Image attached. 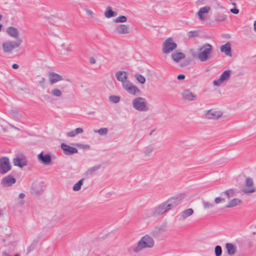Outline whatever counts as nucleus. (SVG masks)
Here are the masks:
<instances>
[{"label":"nucleus","mask_w":256,"mask_h":256,"mask_svg":"<svg viewBox=\"0 0 256 256\" xmlns=\"http://www.w3.org/2000/svg\"><path fill=\"white\" fill-rule=\"evenodd\" d=\"M116 76L118 81L122 82L123 88L128 94L133 96H138L140 94V90L137 86H134L130 81L126 80L128 76L126 72L118 71L116 73Z\"/></svg>","instance_id":"f257e3e1"},{"label":"nucleus","mask_w":256,"mask_h":256,"mask_svg":"<svg viewBox=\"0 0 256 256\" xmlns=\"http://www.w3.org/2000/svg\"><path fill=\"white\" fill-rule=\"evenodd\" d=\"M199 52H193L192 56L194 58L198 59L200 62H204L210 58L212 54V47L211 44L206 43L200 46L198 48Z\"/></svg>","instance_id":"f03ea898"},{"label":"nucleus","mask_w":256,"mask_h":256,"mask_svg":"<svg viewBox=\"0 0 256 256\" xmlns=\"http://www.w3.org/2000/svg\"><path fill=\"white\" fill-rule=\"evenodd\" d=\"M154 245V241L152 237L146 234L140 238L136 246H132L131 249L134 252L138 253L144 248H152Z\"/></svg>","instance_id":"7ed1b4c3"},{"label":"nucleus","mask_w":256,"mask_h":256,"mask_svg":"<svg viewBox=\"0 0 256 256\" xmlns=\"http://www.w3.org/2000/svg\"><path fill=\"white\" fill-rule=\"evenodd\" d=\"M168 210H169L165 202H164L146 211L142 214V217L146 219L147 218L158 216L164 214Z\"/></svg>","instance_id":"20e7f679"},{"label":"nucleus","mask_w":256,"mask_h":256,"mask_svg":"<svg viewBox=\"0 0 256 256\" xmlns=\"http://www.w3.org/2000/svg\"><path fill=\"white\" fill-rule=\"evenodd\" d=\"M132 105L134 109L140 112H147L149 108L147 105L146 99L142 97H136L132 101Z\"/></svg>","instance_id":"39448f33"},{"label":"nucleus","mask_w":256,"mask_h":256,"mask_svg":"<svg viewBox=\"0 0 256 256\" xmlns=\"http://www.w3.org/2000/svg\"><path fill=\"white\" fill-rule=\"evenodd\" d=\"M22 39H18L17 40H7L2 44V50L4 53H12V50L16 48H18L22 43Z\"/></svg>","instance_id":"423d86ee"},{"label":"nucleus","mask_w":256,"mask_h":256,"mask_svg":"<svg viewBox=\"0 0 256 256\" xmlns=\"http://www.w3.org/2000/svg\"><path fill=\"white\" fill-rule=\"evenodd\" d=\"M184 194H180L170 198L165 203L168 207V210L176 206L179 204L182 200L184 198Z\"/></svg>","instance_id":"0eeeda50"},{"label":"nucleus","mask_w":256,"mask_h":256,"mask_svg":"<svg viewBox=\"0 0 256 256\" xmlns=\"http://www.w3.org/2000/svg\"><path fill=\"white\" fill-rule=\"evenodd\" d=\"M177 48V44L174 42L171 38L166 39L162 44V52L169 54Z\"/></svg>","instance_id":"6e6552de"},{"label":"nucleus","mask_w":256,"mask_h":256,"mask_svg":"<svg viewBox=\"0 0 256 256\" xmlns=\"http://www.w3.org/2000/svg\"><path fill=\"white\" fill-rule=\"evenodd\" d=\"M12 169L9 158L6 156L0 158V173L4 174Z\"/></svg>","instance_id":"1a4fd4ad"},{"label":"nucleus","mask_w":256,"mask_h":256,"mask_svg":"<svg viewBox=\"0 0 256 256\" xmlns=\"http://www.w3.org/2000/svg\"><path fill=\"white\" fill-rule=\"evenodd\" d=\"M232 74V71L230 70H228L224 71L218 80L213 81V84L217 86H220L224 82L228 81L230 79Z\"/></svg>","instance_id":"9d476101"},{"label":"nucleus","mask_w":256,"mask_h":256,"mask_svg":"<svg viewBox=\"0 0 256 256\" xmlns=\"http://www.w3.org/2000/svg\"><path fill=\"white\" fill-rule=\"evenodd\" d=\"M12 162L14 166L20 168H22L28 164L27 160L23 154L18 156L14 158Z\"/></svg>","instance_id":"9b49d317"},{"label":"nucleus","mask_w":256,"mask_h":256,"mask_svg":"<svg viewBox=\"0 0 256 256\" xmlns=\"http://www.w3.org/2000/svg\"><path fill=\"white\" fill-rule=\"evenodd\" d=\"M246 186L247 188L242 190L244 194H250L255 192L256 188L254 186V182L252 178L248 177L246 178Z\"/></svg>","instance_id":"f8f14e48"},{"label":"nucleus","mask_w":256,"mask_h":256,"mask_svg":"<svg viewBox=\"0 0 256 256\" xmlns=\"http://www.w3.org/2000/svg\"><path fill=\"white\" fill-rule=\"evenodd\" d=\"M222 115V112L220 111H216L214 110H208L206 114V118L208 119L217 120Z\"/></svg>","instance_id":"ddd939ff"},{"label":"nucleus","mask_w":256,"mask_h":256,"mask_svg":"<svg viewBox=\"0 0 256 256\" xmlns=\"http://www.w3.org/2000/svg\"><path fill=\"white\" fill-rule=\"evenodd\" d=\"M39 162L45 165H49L52 162V157L50 154H44L42 152L38 155Z\"/></svg>","instance_id":"4468645a"},{"label":"nucleus","mask_w":256,"mask_h":256,"mask_svg":"<svg viewBox=\"0 0 256 256\" xmlns=\"http://www.w3.org/2000/svg\"><path fill=\"white\" fill-rule=\"evenodd\" d=\"M48 80L50 84H55L64 80L62 76L54 72H48Z\"/></svg>","instance_id":"2eb2a0df"},{"label":"nucleus","mask_w":256,"mask_h":256,"mask_svg":"<svg viewBox=\"0 0 256 256\" xmlns=\"http://www.w3.org/2000/svg\"><path fill=\"white\" fill-rule=\"evenodd\" d=\"M61 148L64 154L66 155H72L78 152V150L66 144L62 143L61 144Z\"/></svg>","instance_id":"dca6fc26"},{"label":"nucleus","mask_w":256,"mask_h":256,"mask_svg":"<svg viewBox=\"0 0 256 256\" xmlns=\"http://www.w3.org/2000/svg\"><path fill=\"white\" fill-rule=\"evenodd\" d=\"M16 182V178L10 174L4 178L2 180V184L4 186H10Z\"/></svg>","instance_id":"f3484780"},{"label":"nucleus","mask_w":256,"mask_h":256,"mask_svg":"<svg viewBox=\"0 0 256 256\" xmlns=\"http://www.w3.org/2000/svg\"><path fill=\"white\" fill-rule=\"evenodd\" d=\"M182 98L188 101H194L196 99V96L194 95L189 89L184 90L182 94Z\"/></svg>","instance_id":"a211bd4d"},{"label":"nucleus","mask_w":256,"mask_h":256,"mask_svg":"<svg viewBox=\"0 0 256 256\" xmlns=\"http://www.w3.org/2000/svg\"><path fill=\"white\" fill-rule=\"evenodd\" d=\"M44 188L42 184H33L31 188V192L36 195L40 194L44 191Z\"/></svg>","instance_id":"6ab92c4d"},{"label":"nucleus","mask_w":256,"mask_h":256,"mask_svg":"<svg viewBox=\"0 0 256 256\" xmlns=\"http://www.w3.org/2000/svg\"><path fill=\"white\" fill-rule=\"evenodd\" d=\"M6 32L9 36H10L13 38H16V40H17L18 39H21L20 38L18 37L19 31L18 29L14 27H8L6 30Z\"/></svg>","instance_id":"aec40b11"},{"label":"nucleus","mask_w":256,"mask_h":256,"mask_svg":"<svg viewBox=\"0 0 256 256\" xmlns=\"http://www.w3.org/2000/svg\"><path fill=\"white\" fill-rule=\"evenodd\" d=\"M210 10V6H205L200 8L197 12V15L198 16L199 19L202 21H204L206 18L204 14L208 13Z\"/></svg>","instance_id":"412c9836"},{"label":"nucleus","mask_w":256,"mask_h":256,"mask_svg":"<svg viewBox=\"0 0 256 256\" xmlns=\"http://www.w3.org/2000/svg\"><path fill=\"white\" fill-rule=\"evenodd\" d=\"M116 32L120 34H126L129 32V28L126 24H119L116 27Z\"/></svg>","instance_id":"4be33fe9"},{"label":"nucleus","mask_w":256,"mask_h":256,"mask_svg":"<svg viewBox=\"0 0 256 256\" xmlns=\"http://www.w3.org/2000/svg\"><path fill=\"white\" fill-rule=\"evenodd\" d=\"M221 52L224 53L226 56H232V49L230 44L229 42L226 43L224 45H222L220 47Z\"/></svg>","instance_id":"5701e85b"},{"label":"nucleus","mask_w":256,"mask_h":256,"mask_svg":"<svg viewBox=\"0 0 256 256\" xmlns=\"http://www.w3.org/2000/svg\"><path fill=\"white\" fill-rule=\"evenodd\" d=\"M193 214H194V210L192 208H190L186 209L185 210L181 212L180 214H179V216L180 218V219L181 220H184L186 219L187 218H188V216L192 215Z\"/></svg>","instance_id":"b1692460"},{"label":"nucleus","mask_w":256,"mask_h":256,"mask_svg":"<svg viewBox=\"0 0 256 256\" xmlns=\"http://www.w3.org/2000/svg\"><path fill=\"white\" fill-rule=\"evenodd\" d=\"M172 60L176 62H180L186 57L185 54L180 52H174L171 56Z\"/></svg>","instance_id":"393cba45"},{"label":"nucleus","mask_w":256,"mask_h":256,"mask_svg":"<svg viewBox=\"0 0 256 256\" xmlns=\"http://www.w3.org/2000/svg\"><path fill=\"white\" fill-rule=\"evenodd\" d=\"M226 248L228 255L232 256L235 254L236 251V247L231 243H226Z\"/></svg>","instance_id":"a878e982"},{"label":"nucleus","mask_w":256,"mask_h":256,"mask_svg":"<svg viewBox=\"0 0 256 256\" xmlns=\"http://www.w3.org/2000/svg\"><path fill=\"white\" fill-rule=\"evenodd\" d=\"M241 202V200L239 198H233L226 206V208H231L238 205Z\"/></svg>","instance_id":"bb28decb"},{"label":"nucleus","mask_w":256,"mask_h":256,"mask_svg":"<svg viewBox=\"0 0 256 256\" xmlns=\"http://www.w3.org/2000/svg\"><path fill=\"white\" fill-rule=\"evenodd\" d=\"M10 116L12 118L16 120H20L22 118V114L16 110H12L10 112Z\"/></svg>","instance_id":"cd10ccee"},{"label":"nucleus","mask_w":256,"mask_h":256,"mask_svg":"<svg viewBox=\"0 0 256 256\" xmlns=\"http://www.w3.org/2000/svg\"><path fill=\"white\" fill-rule=\"evenodd\" d=\"M227 16L226 14L218 13L215 16V21L218 23L226 21Z\"/></svg>","instance_id":"c85d7f7f"},{"label":"nucleus","mask_w":256,"mask_h":256,"mask_svg":"<svg viewBox=\"0 0 256 256\" xmlns=\"http://www.w3.org/2000/svg\"><path fill=\"white\" fill-rule=\"evenodd\" d=\"M116 16V12L112 10L111 7L108 6L104 12V16L107 18H110Z\"/></svg>","instance_id":"c756f323"},{"label":"nucleus","mask_w":256,"mask_h":256,"mask_svg":"<svg viewBox=\"0 0 256 256\" xmlns=\"http://www.w3.org/2000/svg\"><path fill=\"white\" fill-rule=\"evenodd\" d=\"M154 149V147L153 146L150 145L144 148L143 152L145 156H149Z\"/></svg>","instance_id":"7c9ffc66"},{"label":"nucleus","mask_w":256,"mask_h":256,"mask_svg":"<svg viewBox=\"0 0 256 256\" xmlns=\"http://www.w3.org/2000/svg\"><path fill=\"white\" fill-rule=\"evenodd\" d=\"M223 194L226 196L228 199H230V198L235 196V191L234 189H229L228 190H226L223 192Z\"/></svg>","instance_id":"2f4dec72"},{"label":"nucleus","mask_w":256,"mask_h":256,"mask_svg":"<svg viewBox=\"0 0 256 256\" xmlns=\"http://www.w3.org/2000/svg\"><path fill=\"white\" fill-rule=\"evenodd\" d=\"M84 180L81 179L75 184L73 186L72 190L74 191H78L81 188V186L83 184Z\"/></svg>","instance_id":"473e14b6"},{"label":"nucleus","mask_w":256,"mask_h":256,"mask_svg":"<svg viewBox=\"0 0 256 256\" xmlns=\"http://www.w3.org/2000/svg\"><path fill=\"white\" fill-rule=\"evenodd\" d=\"M94 132L98 133L101 136H104L108 134V130L106 128H102L98 130H94Z\"/></svg>","instance_id":"72a5a7b5"},{"label":"nucleus","mask_w":256,"mask_h":256,"mask_svg":"<svg viewBox=\"0 0 256 256\" xmlns=\"http://www.w3.org/2000/svg\"><path fill=\"white\" fill-rule=\"evenodd\" d=\"M101 167L100 165L92 166L86 172V175H91L93 172L99 170Z\"/></svg>","instance_id":"f704fd0d"},{"label":"nucleus","mask_w":256,"mask_h":256,"mask_svg":"<svg viewBox=\"0 0 256 256\" xmlns=\"http://www.w3.org/2000/svg\"><path fill=\"white\" fill-rule=\"evenodd\" d=\"M134 77L140 84H144L145 83L146 78L143 76L139 74H134Z\"/></svg>","instance_id":"c9c22d12"},{"label":"nucleus","mask_w":256,"mask_h":256,"mask_svg":"<svg viewBox=\"0 0 256 256\" xmlns=\"http://www.w3.org/2000/svg\"><path fill=\"white\" fill-rule=\"evenodd\" d=\"M51 94L56 97H60L62 96L61 90L56 88H53L51 91Z\"/></svg>","instance_id":"e433bc0d"},{"label":"nucleus","mask_w":256,"mask_h":256,"mask_svg":"<svg viewBox=\"0 0 256 256\" xmlns=\"http://www.w3.org/2000/svg\"><path fill=\"white\" fill-rule=\"evenodd\" d=\"M127 20V18L124 16H120L114 20L115 23H121L126 22Z\"/></svg>","instance_id":"4c0bfd02"},{"label":"nucleus","mask_w":256,"mask_h":256,"mask_svg":"<svg viewBox=\"0 0 256 256\" xmlns=\"http://www.w3.org/2000/svg\"><path fill=\"white\" fill-rule=\"evenodd\" d=\"M120 96H114V95L110 96L109 97L110 100L114 103H115V104L119 102L120 101Z\"/></svg>","instance_id":"58836bf2"},{"label":"nucleus","mask_w":256,"mask_h":256,"mask_svg":"<svg viewBox=\"0 0 256 256\" xmlns=\"http://www.w3.org/2000/svg\"><path fill=\"white\" fill-rule=\"evenodd\" d=\"M216 256H220L222 254V248L220 246H216L214 248Z\"/></svg>","instance_id":"ea45409f"},{"label":"nucleus","mask_w":256,"mask_h":256,"mask_svg":"<svg viewBox=\"0 0 256 256\" xmlns=\"http://www.w3.org/2000/svg\"><path fill=\"white\" fill-rule=\"evenodd\" d=\"M202 204L204 208H212L214 206V204L212 203H210V202L202 200Z\"/></svg>","instance_id":"a19ab883"},{"label":"nucleus","mask_w":256,"mask_h":256,"mask_svg":"<svg viewBox=\"0 0 256 256\" xmlns=\"http://www.w3.org/2000/svg\"><path fill=\"white\" fill-rule=\"evenodd\" d=\"M160 234V231L156 227L151 232L152 236L154 238L158 236Z\"/></svg>","instance_id":"79ce46f5"},{"label":"nucleus","mask_w":256,"mask_h":256,"mask_svg":"<svg viewBox=\"0 0 256 256\" xmlns=\"http://www.w3.org/2000/svg\"><path fill=\"white\" fill-rule=\"evenodd\" d=\"M188 37L190 38H196L198 36V34L196 31H190L188 34Z\"/></svg>","instance_id":"37998d69"},{"label":"nucleus","mask_w":256,"mask_h":256,"mask_svg":"<svg viewBox=\"0 0 256 256\" xmlns=\"http://www.w3.org/2000/svg\"><path fill=\"white\" fill-rule=\"evenodd\" d=\"M224 199L220 197H217L214 199V202L216 204H218L222 202H224Z\"/></svg>","instance_id":"c03bdc74"},{"label":"nucleus","mask_w":256,"mask_h":256,"mask_svg":"<svg viewBox=\"0 0 256 256\" xmlns=\"http://www.w3.org/2000/svg\"><path fill=\"white\" fill-rule=\"evenodd\" d=\"M46 82V78H42L41 79L39 80V84L42 87H44V84Z\"/></svg>","instance_id":"a18cd8bd"},{"label":"nucleus","mask_w":256,"mask_h":256,"mask_svg":"<svg viewBox=\"0 0 256 256\" xmlns=\"http://www.w3.org/2000/svg\"><path fill=\"white\" fill-rule=\"evenodd\" d=\"M76 146L77 147L82 148H90V146L88 144H76Z\"/></svg>","instance_id":"49530a36"},{"label":"nucleus","mask_w":256,"mask_h":256,"mask_svg":"<svg viewBox=\"0 0 256 256\" xmlns=\"http://www.w3.org/2000/svg\"><path fill=\"white\" fill-rule=\"evenodd\" d=\"M83 132V129L81 128H78L74 130V132L76 133V135L78 134H82V132Z\"/></svg>","instance_id":"de8ad7c7"},{"label":"nucleus","mask_w":256,"mask_h":256,"mask_svg":"<svg viewBox=\"0 0 256 256\" xmlns=\"http://www.w3.org/2000/svg\"><path fill=\"white\" fill-rule=\"evenodd\" d=\"M66 136L68 137H74L76 136L74 130L67 132Z\"/></svg>","instance_id":"09e8293b"},{"label":"nucleus","mask_w":256,"mask_h":256,"mask_svg":"<svg viewBox=\"0 0 256 256\" xmlns=\"http://www.w3.org/2000/svg\"><path fill=\"white\" fill-rule=\"evenodd\" d=\"M68 86V84H67L62 83L59 85V88L61 90L66 89Z\"/></svg>","instance_id":"8fccbe9b"},{"label":"nucleus","mask_w":256,"mask_h":256,"mask_svg":"<svg viewBox=\"0 0 256 256\" xmlns=\"http://www.w3.org/2000/svg\"><path fill=\"white\" fill-rule=\"evenodd\" d=\"M230 12L234 14H238L239 12V10L236 8V7H234L232 8L230 10Z\"/></svg>","instance_id":"3c124183"},{"label":"nucleus","mask_w":256,"mask_h":256,"mask_svg":"<svg viewBox=\"0 0 256 256\" xmlns=\"http://www.w3.org/2000/svg\"><path fill=\"white\" fill-rule=\"evenodd\" d=\"M156 228L160 231V233L164 232L166 230V228H165L164 226H158V227H156Z\"/></svg>","instance_id":"603ef678"},{"label":"nucleus","mask_w":256,"mask_h":256,"mask_svg":"<svg viewBox=\"0 0 256 256\" xmlns=\"http://www.w3.org/2000/svg\"><path fill=\"white\" fill-rule=\"evenodd\" d=\"M90 62L92 64H96V60L94 57H92L90 58Z\"/></svg>","instance_id":"864d4df0"},{"label":"nucleus","mask_w":256,"mask_h":256,"mask_svg":"<svg viewBox=\"0 0 256 256\" xmlns=\"http://www.w3.org/2000/svg\"><path fill=\"white\" fill-rule=\"evenodd\" d=\"M184 78H185V76L184 74H179L177 76V78L178 80H182L184 79Z\"/></svg>","instance_id":"5fc2aeb1"},{"label":"nucleus","mask_w":256,"mask_h":256,"mask_svg":"<svg viewBox=\"0 0 256 256\" xmlns=\"http://www.w3.org/2000/svg\"><path fill=\"white\" fill-rule=\"evenodd\" d=\"M86 12L89 16H92L94 14L93 12L90 9L87 10Z\"/></svg>","instance_id":"6e6d98bb"},{"label":"nucleus","mask_w":256,"mask_h":256,"mask_svg":"<svg viewBox=\"0 0 256 256\" xmlns=\"http://www.w3.org/2000/svg\"><path fill=\"white\" fill-rule=\"evenodd\" d=\"M64 49L68 52H70L72 50V46H67L66 48H64Z\"/></svg>","instance_id":"4d7b16f0"},{"label":"nucleus","mask_w":256,"mask_h":256,"mask_svg":"<svg viewBox=\"0 0 256 256\" xmlns=\"http://www.w3.org/2000/svg\"><path fill=\"white\" fill-rule=\"evenodd\" d=\"M12 68L14 69H17L19 68V66L18 64H14L12 65Z\"/></svg>","instance_id":"13d9d810"},{"label":"nucleus","mask_w":256,"mask_h":256,"mask_svg":"<svg viewBox=\"0 0 256 256\" xmlns=\"http://www.w3.org/2000/svg\"><path fill=\"white\" fill-rule=\"evenodd\" d=\"M25 196V194L23 193H20V194H19V198H24Z\"/></svg>","instance_id":"bf43d9fd"},{"label":"nucleus","mask_w":256,"mask_h":256,"mask_svg":"<svg viewBox=\"0 0 256 256\" xmlns=\"http://www.w3.org/2000/svg\"><path fill=\"white\" fill-rule=\"evenodd\" d=\"M254 30L256 32V21L254 22Z\"/></svg>","instance_id":"052dcab7"},{"label":"nucleus","mask_w":256,"mask_h":256,"mask_svg":"<svg viewBox=\"0 0 256 256\" xmlns=\"http://www.w3.org/2000/svg\"><path fill=\"white\" fill-rule=\"evenodd\" d=\"M155 132V130H152L150 133V136H152V134H154V132Z\"/></svg>","instance_id":"680f3d73"},{"label":"nucleus","mask_w":256,"mask_h":256,"mask_svg":"<svg viewBox=\"0 0 256 256\" xmlns=\"http://www.w3.org/2000/svg\"><path fill=\"white\" fill-rule=\"evenodd\" d=\"M94 114V112H90L88 113V114L90 115V114Z\"/></svg>","instance_id":"e2e57ef3"},{"label":"nucleus","mask_w":256,"mask_h":256,"mask_svg":"<svg viewBox=\"0 0 256 256\" xmlns=\"http://www.w3.org/2000/svg\"><path fill=\"white\" fill-rule=\"evenodd\" d=\"M24 200H21V201L20 202V204H24Z\"/></svg>","instance_id":"0e129e2a"},{"label":"nucleus","mask_w":256,"mask_h":256,"mask_svg":"<svg viewBox=\"0 0 256 256\" xmlns=\"http://www.w3.org/2000/svg\"><path fill=\"white\" fill-rule=\"evenodd\" d=\"M232 4L234 6V7H236V2H232Z\"/></svg>","instance_id":"69168bd1"},{"label":"nucleus","mask_w":256,"mask_h":256,"mask_svg":"<svg viewBox=\"0 0 256 256\" xmlns=\"http://www.w3.org/2000/svg\"><path fill=\"white\" fill-rule=\"evenodd\" d=\"M12 128H14L16 129V130H18V128H16V127H15L14 126H11Z\"/></svg>","instance_id":"338daca9"},{"label":"nucleus","mask_w":256,"mask_h":256,"mask_svg":"<svg viewBox=\"0 0 256 256\" xmlns=\"http://www.w3.org/2000/svg\"><path fill=\"white\" fill-rule=\"evenodd\" d=\"M2 15L0 14V20H2Z\"/></svg>","instance_id":"774afa93"}]
</instances>
